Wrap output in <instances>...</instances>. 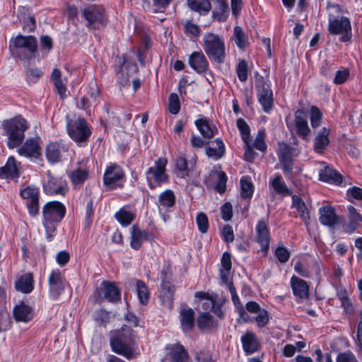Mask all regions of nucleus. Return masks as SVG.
I'll return each mask as SVG.
<instances>
[{
	"label": "nucleus",
	"instance_id": "obj_1",
	"mask_svg": "<svg viewBox=\"0 0 362 362\" xmlns=\"http://www.w3.org/2000/svg\"><path fill=\"white\" fill-rule=\"evenodd\" d=\"M134 334L132 329L124 325L120 329L110 333V346L112 351L130 360L138 355L132 347Z\"/></svg>",
	"mask_w": 362,
	"mask_h": 362
},
{
	"label": "nucleus",
	"instance_id": "obj_2",
	"mask_svg": "<svg viewBox=\"0 0 362 362\" xmlns=\"http://www.w3.org/2000/svg\"><path fill=\"white\" fill-rule=\"evenodd\" d=\"M1 126L2 134L7 138L6 144L9 148H14L22 144L25 132L29 127L27 120L21 115L4 120Z\"/></svg>",
	"mask_w": 362,
	"mask_h": 362
},
{
	"label": "nucleus",
	"instance_id": "obj_3",
	"mask_svg": "<svg viewBox=\"0 0 362 362\" xmlns=\"http://www.w3.org/2000/svg\"><path fill=\"white\" fill-rule=\"evenodd\" d=\"M338 13L334 15L332 13L329 14L328 30L332 35H339V40L346 42L352 37L351 25L348 17L342 13V11L338 6L334 7Z\"/></svg>",
	"mask_w": 362,
	"mask_h": 362
},
{
	"label": "nucleus",
	"instance_id": "obj_4",
	"mask_svg": "<svg viewBox=\"0 0 362 362\" xmlns=\"http://www.w3.org/2000/svg\"><path fill=\"white\" fill-rule=\"evenodd\" d=\"M202 41L204 50L209 59L217 64H223L226 55L223 39L213 33H206Z\"/></svg>",
	"mask_w": 362,
	"mask_h": 362
},
{
	"label": "nucleus",
	"instance_id": "obj_5",
	"mask_svg": "<svg viewBox=\"0 0 362 362\" xmlns=\"http://www.w3.org/2000/svg\"><path fill=\"white\" fill-rule=\"evenodd\" d=\"M13 54L17 56L21 60L29 61L37 50V41L32 35H18L10 45Z\"/></svg>",
	"mask_w": 362,
	"mask_h": 362
},
{
	"label": "nucleus",
	"instance_id": "obj_6",
	"mask_svg": "<svg viewBox=\"0 0 362 362\" xmlns=\"http://www.w3.org/2000/svg\"><path fill=\"white\" fill-rule=\"evenodd\" d=\"M167 163L166 158L160 157L155 161L153 166L146 170V181L151 189L168 182L169 177L166 173Z\"/></svg>",
	"mask_w": 362,
	"mask_h": 362
},
{
	"label": "nucleus",
	"instance_id": "obj_7",
	"mask_svg": "<svg viewBox=\"0 0 362 362\" xmlns=\"http://www.w3.org/2000/svg\"><path fill=\"white\" fill-rule=\"evenodd\" d=\"M66 129L69 136L78 145L86 144L91 134L88 123L83 117L67 119Z\"/></svg>",
	"mask_w": 362,
	"mask_h": 362
},
{
	"label": "nucleus",
	"instance_id": "obj_8",
	"mask_svg": "<svg viewBox=\"0 0 362 362\" xmlns=\"http://www.w3.org/2000/svg\"><path fill=\"white\" fill-rule=\"evenodd\" d=\"M257 96L265 113H269L274 107L273 92L262 76L258 78L255 83Z\"/></svg>",
	"mask_w": 362,
	"mask_h": 362
},
{
	"label": "nucleus",
	"instance_id": "obj_9",
	"mask_svg": "<svg viewBox=\"0 0 362 362\" xmlns=\"http://www.w3.org/2000/svg\"><path fill=\"white\" fill-rule=\"evenodd\" d=\"M47 179L43 181L42 188L48 195H64L67 190L66 181L61 177H54L50 171H47Z\"/></svg>",
	"mask_w": 362,
	"mask_h": 362
},
{
	"label": "nucleus",
	"instance_id": "obj_10",
	"mask_svg": "<svg viewBox=\"0 0 362 362\" xmlns=\"http://www.w3.org/2000/svg\"><path fill=\"white\" fill-rule=\"evenodd\" d=\"M124 182V172L117 164H111L105 169L103 175V183L110 189H115L122 186Z\"/></svg>",
	"mask_w": 362,
	"mask_h": 362
},
{
	"label": "nucleus",
	"instance_id": "obj_11",
	"mask_svg": "<svg viewBox=\"0 0 362 362\" xmlns=\"http://www.w3.org/2000/svg\"><path fill=\"white\" fill-rule=\"evenodd\" d=\"M66 208L57 201L49 202L42 208L43 221L59 223L64 217Z\"/></svg>",
	"mask_w": 362,
	"mask_h": 362
},
{
	"label": "nucleus",
	"instance_id": "obj_12",
	"mask_svg": "<svg viewBox=\"0 0 362 362\" xmlns=\"http://www.w3.org/2000/svg\"><path fill=\"white\" fill-rule=\"evenodd\" d=\"M83 16L87 21V26L91 29L99 28L104 24V9L95 5L89 6L83 8Z\"/></svg>",
	"mask_w": 362,
	"mask_h": 362
},
{
	"label": "nucleus",
	"instance_id": "obj_13",
	"mask_svg": "<svg viewBox=\"0 0 362 362\" xmlns=\"http://www.w3.org/2000/svg\"><path fill=\"white\" fill-rule=\"evenodd\" d=\"M49 296L56 300L64 291L66 281L59 269L52 270L48 276Z\"/></svg>",
	"mask_w": 362,
	"mask_h": 362
},
{
	"label": "nucleus",
	"instance_id": "obj_14",
	"mask_svg": "<svg viewBox=\"0 0 362 362\" xmlns=\"http://www.w3.org/2000/svg\"><path fill=\"white\" fill-rule=\"evenodd\" d=\"M278 157L286 177L288 180L292 178L293 174V158L291 153V147L282 143L279 145Z\"/></svg>",
	"mask_w": 362,
	"mask_h": 362
},
{
	"label": "nucleus",
	"instance_id": "obj_15",
	"mask_svg": "<svg viewBox=\"0 0 362 362\" xmlns=\"http://www.w3.org/2000/svg\"><path fill=\"white\" fill-rule=\"evenodd\" d=\"M40 137L28 138L18 149L20 156L30 159H36L41 155Z\"/></svg>",
	"mask_w": 362,
	"mask_h": 362
},
{
	"label": "nucleus",
	"instance_id": "obj_16",
	"mask_svg": "<svg viewBox=\"0 0 362 362\" xmlns=\"http://www.w3.org/2000/svg\"><path fill=\"white\" fill-rule=\"evenodd\" d=\"M255 232L256 241L260 245L261 250L267 255L269 248L271 238L269 227L264 218H261L257 221Z\"/></svg>",
	"mask_w": 362,
	"mask_h": 362
},
{
	"label": "nucleus",
	"instance_id": "obj_17",
	"mask_svg": "<svg viewBox=\"0 0 362 362\" xmlns=\"http://www.w3.org/2000/svg\"><path fill=\"white\" fill-rule=\"evenodd\" d=\"M342 217L336 214L334 208L326 205L319 209V221L322 225L334 227L342 223Z\"/></svg>",
	"mask_w": 362,
	"mask_h": 362
},
{
	"label": "nucleus",
	"instance_id": "obj_18",
	"mask_svg": "<svg viewBox=\"0 0 362 362\" xmlns=\"http://www.w3.org/2000/svg\"><path fill=\"white\" fill-rule=\"evenodd\" d=\"M68 151V147L62 142H50L45 148V156L50 163H56L61 160L62 155Z\"/></svg>",
	"mask_w": 362,
	"mask_h": 362
},
{
	"label": "nucleus",
	"instance_id": "obj_19",
	"mask_svg": "<svg viewBox=\"0 0 362 362\" xmlns=\"http://www.w3.org/2000/svg\"><path fill=\"white\" fill-rule=\"evenodd\" d=\"M294 126L297 134L303 140H307L310 133L307 121V115L302 110H298L294 115Z\"/></svg>",
	"mask_w": 362,
	"mask_h": 362
},
{
	"label": "nucleus",
	"instance_id": "obj_20",
	"mask_svg": "<svg viewBox=\"0 0 362 362\" xmlns=\"http://www.w3.org/2000/svg\"><path fill=\"white\" fill-rule=\"evenodd\" d=\"M241 342L243 349L247 355L254 354L260 348V342L257 336L250 331L241 337Z\"/></svg>",
	"mask_w": 362,
	"mask_h": 362
},
{
	"label": "nucleus",
	"instance_id": "obj_21",
	"mask_svg": "<svg viewBox=\"0 0 362 362\" xmlns=\"http://www.w3.org/2000/svg\"><path fill=\"white\" fill-rule=\"evenodd\" d=\"M13 313L15 320L18 322H28L34 316L33 308L23 301H21L13 308Z\"/></svg>",
	"mask_w": 362,
	"mask_h": 362
},
{
	"label": "nucleus",
	"instance_id": "obj_22",
	"mask_svg": "<svg viewBox=\"0 0 362 362\" xmlns=\"http://www.w3.org/2000/svg\"><path fill=\"white\" fill-rule=\"evenodd\" d=\"M329 129L325 127L317 132L313 141V149L316 153L322 154L326 150L329 144Z\"/></svg>",
	"mask_w": 362,
	"mask_h": 362
},
{
	"label": "nucleus",
	"instance_id": "obj_23",
	"mask_svg": "<svg viewBox=\"0 0 362 362\" xmlns=\"http://www.w3.org/2000/svg\"><path fill=\"white\" fill-rule=\"evenodd\" d=\"M347 210L349 212V223L344 225V230L346 233L351 234L362 223V216L353 206H348Z\"/></svg>",
	"mask_w": 362,
	"mask_h": 362
},
{
	"label": "nucleus",
	"instance_id": "obj_24",
	"mask_svg": "<svg viewBox=\"0 0 362 362\" xmlns=\"http://www.w3.org/2000/svg\"><path fill=\"white\" fill-rule=\"evenodd\" d=\"M291 286L293 295L299 299H306L309 295V286L307 282L296 276L291 278Z\"/></svg>",
	"mask_w": 362,
	"mask_h": 362
},
{
	"label": "nucleus",
	"instance_id": "obj_25",
	"mask_svg": "<svg viewBox=\"0 0 362 362\" xmlns=\"http://www.w3.org/2000/svg\"><path fill=\"white\" fill-rule=\"evenodd\" d=\"M151 238L152 235L146 230H141L136 226L132 227L130 245L133 249H140L144 240Z\"/></svg>",
	"mask_w": 362,
	"mask_h": 362
},
{
	"label": "nucleus",
	"instance_id": "obj_26",
	"mask_svg": "<svg viewBox=\"0 0 362 362\" xmlns=\"http://www.w3.org/2000/svg\"><path fill=\"white\" fill-rule=\"evenodd\" d=\"M319 177L320 180L335 185H341L343 181L341 175L328 165L320 170Z\"/></svg>",
	"mask_w": 362,
	"mask_h": 362
},
{
	"label": "nucleus",
	"instance_id": "obj_27",
	"mask_svg": "<svg viewBox=\"0 0 362 362\" xmlns=\"http://www.w3.org/2000/svg\"><path fill=\"white\" fill-rule=\"evenodd\" d=\"M189 66L197 73H204L209 66V63L202 52H194L189 57Z\"/></svg>",
	"mask_w": 362,
	"mask_h": 362
},
{
	"label": "nucleus",
	"instance_id": "obj_28",
	"mask_svg": "<svg viewBox=\"0 0 362 362\" xmlns=\"http://www.w3.org/2000/svg\"><path fill=\"white\" fill-rule=\"evenodd\" d=\"M19 177V172L14 157L8 158L4 166L0 168V178L13 180Z\"/></svg>",
	"mask_w": 362,
	"mask_h": 362
},
{
	"label": "nucleus",
	"instance_id": "obj_29",
	"mask_svg": "<svg viewBox=\"0 0 362 362\" xmlns=\"http://www.w3.org/2000/svg\"><path fill=\"white\" fill-rule=\"evenodd\" d=\"M168 356L172 362H188V353L180 344L169 347Z\"/></svg>",
	"mask_w": 362,
	"mask_h": 362
},
{
	"label": "nucleus",
	"instance_id": "obj_30",
	"mask_svg": "<svg viewBox=\"0 0 362 362\" xmlns=\"http://www.w3.org/2000/svg\"><path fill=\"white\" fill-rule=\"evenodd\" d=\"M102 286L103 298L111 303H115L120 300V292L114 283L103 281Z\"/></svg>",
	"mask_w": 362,
	"mask_h": 362
},
{
	"label": "nucleus",
	"instance_id": "obj_31",
	"mask_svg": "<svg viewBox=\"0 0 362 362\" xmlns=\"http://www.w3.org/2000/svg\"><path fill=\"white\" fill-rule=\"evenodd\" d=\"M6 294L4 288L0 286V332L5 330L9 325V314L6 311Z\"/></svg>",
	"mask_w": 362,
	"mask_h": 362
},
{
	"label": "nucleus",
	"instance_id": "obj_32",
	"mask_svg": "<svg viewBox=\"0 0 362 362\" xmlns=\"http://www.w3.org/2000/svg\"><path fill=\"white\" fill-rule=\"evenodd\" d=\"M180 325L184 332L190 331L194 323V312L192 308H182L180 312Z\"/></svg>",
	"mask_w": 362,
	"mask_h": 362
},
{
	"label": "nucleus",
	"instance_id": "obj_33",
	"mask_svg": "<svg viewBox=\"0 0 362 362\" xmlns=\"http://www.w3.org/2000/svg\"><path fill=\"white\" fill-rule=\"evenodd\" d=\"M195 125L203 137L206 139L212 138L216 132V129L212 122L206 118L197 119Z\"/></svg>",
	"mask_w": 362,
	"mask_h": 362
},
{
	"label": "nucleus",
	"instance_id": "obj_34",
	"mask_svg": "<svg viewBox=\"0 0 362 362\" xmlns=\"http://www.w3.org/2000/svg\"><path fill=\"white\" fill-rule=\"evenodd\" d=\"M15 288L17 291L24 293H30L33 288V278L30 273L22 275L15 283Z\"/></svg>",
	"mask_w": 362,
	"mask_h": 362
},
{
	"label": "nucleus",
	"instance_id": "obj_35",
	"mask_svg": "<svg viewBox=\"0 0 362 362\" xmlns=\"http://www.w3.org/2000/svg\"><path fill=\"white\" fill-rule=\"evenodd\" d=\"M175 203V197L171 189H166L158 197L157 206L160 211L173 207Z\"/></svg>",
	"mask_w": 362,
	"mask_h": 362
},
{
	"label": "nucleus",
	"instance_id": "obj_36",
	"mask_svg": "<svg viewBox=\"0 0 362 362\" xmlns=\"http://www.w3.org/2000/svg\"><path fill=\"white\" fill-rule=\"evenodd\" d=\"M212 144H215L214 146H208L206 148V154L208 157L217 160L222 158L225 153V146L223 141L221 139H216Z\"/></svg>",
	"mask_w": 362,
	"mask_h": 362
},
{
	"label": "nucleus",
	"instance_id": "obj_37",
	"mask_svg": "<svg viewBox=\"0 0 362 362\" xmlns=\"http://www.w3.org/2000/svg\"><path fill=\"white\" fill-rule=\"evenodd\" d=\"M173 0H143V7L146 11L158 13L163 12Z\"/></svg>",
	"mask_w": 362,
	"mask_h": 362
},
{
	"label": "nucleus",
	"instance_id": "obj_38",
	"mask_svg": "<svg viewBox=\"0 0 362 362\" xmlns=\"http://www.w3.org/2000/svg\"><path fill=\"white\" fill-rule=\"evenodd\" d=\"M292 206L296 209L300 217L305 223V224H308V221L310 220L309 211L301 198L297 195H293Z\"/></svg>",
	"mask_w": 362,
	"mask_h": 362
},
{
	"label": "nucleus",
	"instance_id": "obj_39",
	"mask_svg": "<svg viewBox=\"0 0 362 362\" xmlns=\"http://www.w3.org/2000/svg\"><path fill=\"white\" fill-rule=\"evenodd\" d=\"M188 6L200 14H207L211 8L209 0H187Z\"/></svg>",
	"mask_w": 362,
	"mask_h": 362
},
{
	"label": "nucleus",
	"instance_id": "obj_40",
	"mask_svg": "<svg viewBox=\"0 0 362 362\" xmlns=\"http://www.w3.org/2000/svg\"><path fill=\"white\" fill-rule=\"evenodd\" d=\"M269 184L277 194H291L290 190L286 187L280 175H274V177L270 180Z\"/></svg>",
	"mask_w": 362,
	"mask_h": 362
},
{
	"label": "nucleus",
	"instance_id": "obj_41",
	"mask_svg": "<svg viewBox=\"0 0 362 362\" xmlns=\"http://www.w3.org/2000/svg\"><path fill=\"white\" fill-rule=\"evenodd\" d=\"M233 40L235 45L241 49L248 45V38L240 26H235L233 32Z\"/></svg>",
	"mask_w": 362,
	"mask_h": 362
},
{
	"label": "nucleus",
	"instance_id": "obj_42",
	"mask_svg": "<svg viewBox=\"0 0 362 362\" xmlns=\"http://www.w3.org/2000/svg\"><path fill=\"white\" fill-rule=\"evenodd\" d=\"M197 325L201 329H207L216 325L213 317L208 313H202L197 318Z\"/></svg>",
	"mask_w": 362,
	"mask_h": 362
},
{
	"label": "nucleus",
	"instance_id": "obj_43",
	"mask_svg": "<svg viewBox=\"0 0 362 362\" xmlns=\"http://www.w3.org/2000/svg\"><path fill=\"white\" fill-rule=\"evenodd\" d=\"M137 296L140 303L146 305L149 300V292L147 286L141 280L136 281Z\"/></svg>",
	"mask_w": 362,
	"mask_h": 362
},
{
	"label": "nucleus",
	"instance_id": "obj_44",
	"mask_svg": "<svg viewBox=\"0 0 362 362\" xmlns=\"http://www.w3.org/2000/svg\"><path fill=\"white\" fill-rule=\"evenodd\" d=\"M214 3L216 6L213 11V16L216 18L218 21H223L225 19V13L228 9V3L226 0H215Z\"/></svg>",
	"mask_w": 362,
	"mask_h": 362
},
{
	"label": "nucleus",
	"instance_id": "obj_45",
	"mask_svg": "<svg viewBox=\"0 0 362 362\" xmlns=\"http://www.w3.org/2000/svg\"><path fill=\"white\" fill-rule=\"evenodd\" d=\"M89 172L86 169L78 168L71 172L70 178L74 185H81L88 177Z\"/></svg>",
	"mask_w": 362,
	"mask_h": 362
},
{
	"label": "nucleus",
	"instance_id": "obj_46",
	"mask_svg": "<svg viewBox=\"0 0 362 362\" xmlns=\"http://www.w3.org/2000/svg\"><path fill=\"white\" fill-rule=\"evenodd\" d=\"M115 218L123 226H129L134 219V215L125 209H120L115 214Z\"/></svg>",
	"mask_w": 362,
	"mask_h": 362
},
{
	"label": "nucleus",
	"instance_id": "obj_47",
	"mask_svg": "<svg viewBox=\"0 0 362 362\" xmlns=\"http://www.w3.org/2000/svg\"><path fill=\"white\" fill-rule=\"evenodd\" d=\"M241 196L245 198H250L253 194L254 187L252 183L247 177H243L240 180Z\"/></svg>",
	"mask_w": 362,
	"mask_h": 362
},
{
	"label": "nucleus",
	"instance_id": "obj_48",
	"mask_svg": "<svg viewBox=\"0 0 362 362\" xmlns=\"http://www.w3.org/2000/svg\"><path fill=\"white\" fill-rule=\"evenodd\" d=\"M310 118L312 127L313 129L319 127L322 122V112L320 109L312 106L310 110Z\"/></svg>",
	"mask_w": 362,
	"mask_h": 362
},
{
	"label": "nucleus",
	"instance_id": "obj_49",
	"mask_svg": "<svg viewBox=\"0 0 362 362\" xmlns=\"http://www.w3.org/2000/svg\"><path fill=\"white\" fill-rule=\"evenodd\" d=\"M237 127L241 133L242 139L244 143H247L250 139V129L248 124L243 118H238L237 119Z\"/></svg>",
	"mask_w": 362,
	"mask_h": 362
},
{
	"label": "nucleus",
	"instance_id": "obj_50",
	"mask_svg": "<svg viewBox=\"0 0 362 362\" xmlns=\"http://www.w3.org/2000/svg\"><path fill=\"white\" fill-rule=\"evenodd\" d=\"M236 72L239 80L245 82L247 80L248 67L247 62L242 59L237 66Z\"/></svg>",
	"mask_w": 362,
	"mask_h": 362
},
{
	"label": "nucleus",
	"instance_id": "obj_51",
	"mask_svg": "<svg viewBox=\"0 0 362 362\" xmlns=\"http://www.w3.org/2000/svg\"><path fill=\"white\" fill-rule=\"evenodd\" d=\"M265 131L259 130L252 146L260 151H265L267 149V145L264 142Z\"/></svg>",
	"mask_w": 362,
	"mask_h": 362
},
{
	"label": "nucleus",
	"instance_id": "obj_52",
	"mask_svg": "<svg viewBox=\"0 0 362 362\" xmlns=\"http://www.w3.org/2000/svg\"><path fill=\"white\" fill-rule=\"evenodd\" d=\"M196 222L198 226V229L202 233H205L207 232L209 228V221L205 214L203 212H199L197 215Z\"/></svg>",
	"mask_w": 362,
	"mask_h": 362
},
{
	"label": "nucleus",
	"instance_id": "obj_53",
	"mask_svg": "<svg viewBox=\"0 0 362 362\" xmlns=\"http://www.w3.org/2000/svg\"><path fill=\"white\" fill-rule=\"evenodd\" d=\"M195 362H216L213 358L211 354L206 350H199L196 351L194 355Z\"/></svg>",
	"mask_w": 362,
	"mask_h": 362
},
{
	"label": "nucleus",
	"instance_id": "obj_54",
	"mask_svg": "<svg viewBox=\"0 0 362 362\" xmlns=\"http://www.w3.org/2000/svg\"><path fill=\"white\" fill-rule=\"evenodd\" d=\"M21 195L26 201L33 200L39 197L37 189L34 187L28 186L21 191Z\"/></svg>",
	"mask_w": 362,
	"mask_h": 362
},
{
	"label": "nucleus",
	"instance_id": "obj_55",
	"mask_svg": "<svg viewBox=\"0 0 362 362\" xmlns=\"http://www.w3.org/2000/svg\"><path fill=\"white\" fill-rule=\"evenodd\" d=\"M180 104L178 95L176 93H171L169 96V111L171 114L176 115L179 112Z\"/></svg>",
	"mask_w": 362,
	"mask_h": 362
},
{
	"label": "nucleus",
	"instance_id": "obj_56",
	"mask_svg": "<svg viewBox=\"0 0 362 362\" xmlns=\"http://www.w3.org/2000/svg\"><path fill=\"white\" fill-rule=\"evenodd\" d=\"M216 175L218 177L217 182L216 184V189L219 193H223L226 190V185L227 182V176L223 171H217Z\"/></svg>",
	"mask_w": 362,
	"mask_h": 362
},
{
	"label": "nucleus",
	"instance_id": "obj_57",
	"mask_svg": "<svg viewBox=\"0 0 362 362\" xmlns=\"http://www.w3.org/2000/svg\"><path fill=\"white\" fill-rule=\"evenodd\" d=\"M42 223L45 228L46 238L50 241L55 235L57 226L59 223L42 220Z\"/></svg>",
	"mask_w": 362,
	"mask_h": 362
},
{
	"label": "nucleus",
	"instance_id": "obj_58",
	"mask_svg": "<svg viewBox=\"0 0 362 362\" xmlns=\"http://www.w3.org/2000/svg\"><path fill=\"white\" fill-rule=\"evenodd\" d=\"M257 314V315L255 317V321L257 322V326L259 327H264L268 324L269 321L268 312L264 309H262Z\"/></svg>",
	"mask_w": 362,
	"mask_h": 362
},
{
	"label": "nucleus",
	"instance_id": "obj_59",
	"mask_svg": "<svg viewBox=\"0 0 362 362\" xmlns=\"http://www.w3.org/2000/svg\"><path fill=\"white\" fill-rule=\"evenodd\" d=\"M349 76V71L347 69L338 70L333 79V83L339 85L344 83Z\"/></svg>",
	"mask_w": 362,
	"mask_h": 362
},
{
	"label": "nucleus",
	"instance_id": "obj_60",
	"mask_svg": "<svg viewBox=\"0 0 362 362\" xmlns=\"http://www.w3.org/2000/svg\"><path fill=\"white\" fill-rule=\"evenodd\" d=\"M337 362H358L356 356L349 350L337 355Z\"/></svg>",
	"mask_w": 362,
	"mask_h": 362
},
{
	"label": "nucleus",
	"instance_id": "obj_61",
	"mask_svg": "<svg viewBox=\"0 0 362 362\" xmlns=\"http://www.w3.org/2000/svg\"><path fill=\"white\" fill-rule=\"evenodd\" d=\"M88 95L92 98L93 101L96 105L99 103L100 100V90L95 82H90L88 90Z\"/></svg>",
	"mask_w": 362,
	"mask_h": 362
},
{
	"label": "nucleus",
	"instance_id": "obj_62",
	"mask_svg": "<svg viewBox=\"0 0 362 362\" xmlns=\"http://www.w3.org/2000/svg\"><path fill=\"white\" fill-rule=\"evenodd\" d=\"M275 255L281 263H286L290 257L288 250L282 246H279L276 249Z\"/></svg>",
	"mask_w": 362,
	"mask_h": 362
},
{
	"label": "nucleus",
	"instance_id": "obj_63",
	"mask_svg": "<svg viewBox=\"0 0 362 362\" xmlns=\"http://www.w3.org/2000/svg\"><path fill=\"white\" fill-rule=\"evenodd\" d=\"M221 218L225 221H230L233 216V207L230 203L226 202L221 209Z\"/></svg>",
	"mask_w": 362,
	"mask_h": 362
},
{
	"label": "nucleus",
	"instance_id": "obj_64",
	"mask_svg": "<svg viewBox=\"0 0 362 362\" xmlns=\"http://www.w3.org/2000/svg\"><path fill=\"white\" fill-rule=\"evenodd\" d=\"M28 213L30 216H35L39 213V197L33 200L26 202Z\"/></svg>",
	"mask_w": 362,
	"mask_h": 362
}]
</instances>
